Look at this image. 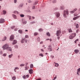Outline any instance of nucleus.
Segmentation results:
<instances>
[{
  "label": "nucleus",
  "mask_w": 80,
  "mask_h": 80,
  "mask_svg": "<svg viewBox=\"0 0 80 80\" xmlns=\"http://www.w3.org/2000/svg\"><path fill=\"white\" fill-rule=\"evenodd\" d=\"M3 50H7V51H9V52H12V48L9 47V45L7 43H6L2 47Z\"/></svg>",
  "instance_id": "obj_1"
},
{
  "label": "nucleus",
  "mask_w": 80,
  "mask_h": 80,
  "mask_svg": "<svg viewBox=\"0 0 80 80\" xmlns=\"http://www.w3.org/2000/svg\"><path fill=\"white\" fill-rule=\"evenodd\" d=\"M68 14H69V11H68V10L66 9L64 11L63 16L65 18H66V17H67V15H68Z\"/></svg>",
  "instance_id": "obj_2"
},
{
  "label": "nucleus",
  "mask_w": 80,
  "mask_h": 80,
  "mask_svg": "<svg viewBox=\"0 0 80 80\" xmlns=\"http://www.w3.org/2000/svg\"><path fill=\"white\" fill-rule=\"evenodd\" d=\"M77 34L76 33H72L71 34V35L69 36V38L71 40L73 39V38L76 36Z\"/></svg>",
  "instance_id": "obj_3"
},
{
  "label": "nucleus",
  "mask_w": 80,
  "mask_h": 80,
  "mask_svg": "<svg viewBox=\"0 0 80 80\" xmlns=\"http://www.w3.org/2000/svg\"><path fill=\"white\" fill-rule=\"evenodd\" d=\"M61 29H60V30L57 31V33H56V35L58 37L60 36V33H62V31H61Z\"/></svg>",
  "instance_id": "obj_4"
},
{
  "label": "nucleus",
  "mask_w": 80,
  "mask_h": 80,
  "mask_svg": "<svg viewBox=\"0 0 80 80\" xmlns=\"http://www.w3.org/2000/svg\"><path fill=\"white\" fill-rule=\"evenodd\" d=\"M55 15L57 18H58L60 16V13L59 12H56L55 13Z\"/></svg>",
  "instance_id": "obj_5"
},
{
  "label": "nucleus",
  "mask_w": 80,
  "mask_h": 80,
  "mask_svg": "<svg viewBox=\"0 0 80 80\" xmlns=\"http://www.w3.org/2000/svg\"><path fill=\"white\" fill-rule=\"evenodd\" d=\"M27 40L25 38L22 39L21 40V43H25V42L27 43Z\"/></svg>",
  "instance_id": "obj_6"
},
{
  "label": "nucleus",
  "mask_w": 80,
  "mask_h": 80,
  "mask_svg": "<svg viewBox=\"0 0 80 80\" xmlns=\"http://www.w3.org/2000/svg\"><path fill=\"white\" fill-rule=\"evenodd\" d=\"M13 39H14V35H11L10 37V40L12 41Z\"/></svg>",
  "instance_id": "obj_7"
},
{
  "label": "nucleus",
  "mask_w": 80,
  "mask_h": 80,
  "mask_svg": "<svg viewBox=\"0 0 80 80\" xmlns=\"http://www.w3.org/2000/svg\"><path fill=\"white\" fill-rule=\"evenodd\" d=\"M4 22H5V19L2 18L0 19V23H4Z\"/></svg>",
  "instance_id": "obj_8"
},
{
  "label": "nucleus",
  "mask_w": 80,
  "mask_h": 80,
  "mask_svg": "<svg viewBox=\"0 0 80 80\" xmlns=\"http://www.w3.org/2000/svg\"><path fill=\"white\" fill-rule=\"evenodd\" d=\"M80 16H78L77 17H75L73 18V20H77V19H78V18H80Z\"/></svg>",
  "instance_id": "obj_9"
},
{
  "label": "nucleus",
  "mask_w": 80,
  "mask_h": 80,
  "mask_svg": "<svg viewBox=\"0 0 80 80\" xmlns=\"http://www.w3.org/2000/svg\"><path fill=\"white\" fill-rule=\"evenodd\" d=\"M80 51H79L78 49H75L74 51V52H75V53L76 54H77V53H78Z\"/></svg>",
  "instance_id": "obj_10"
},
{
  "label": "nucleus",
  "mask_w": 80,
  "mask_h": 80,
  "mask_svg": "<svg viewBox=\"0 0 80 80\" xmlns=\"http://www.w3.org/2000/svg\"><path fill=\"white\" fill-rule=\"evenodd\" d=\"M22 23L23 24H26L27 23V22L25 19H22Z\"/></svg>",
  "instance_id": "obj_11"
},
{
  "label": "nucleus",
  "mask_w": 80,
  "mask_h": 80,
  "mask_svg": "<svg viewBox=\"0 0 80 80\" xmlns=\"http://www.w3.org/2000/svg\"><path fill=\"white\" fill-rule=\"evenodd\" d=\"M29 72L30 74H32L33 73V70H32V69H30L29 70Z\"/></svg>",
  "instance_id": "obj_12"
},
{
  "label": "nucleus",
  "mask_w": 80,
  "mask_h": 80,
  "mask_svg": "<svg viewBox=\"0 0 80 80\" xmlns=\"http://www.w3.org/2000/svg\"><path fill=\"white\" fill-rule=\"evenodd\" d=\"M17 43V41L15 40H14L12 42V45H15V44H16Z\"/></svg>",
  "instance_id": "obj_13"
},
{
  "label": "nucleus",
  "mask_w": 80,
  "mask_h": 80,
  "mask_svg": "<svg viewBox=\"0 0 80 80\" xmlns=\"http://www.w3.org/2000/svg\"><path fill=\"white\" fill-rule=\"evenodd\" d=\"M52 48H48V51H49V52H52Z\"/></svg>",
  "instance_id": "obj_14"
},
{
  "label": "nucleus",
  "mask_w": 80,
  "mask_h": 80,
  "mask_svg": "<svg viewBox=\"0 0 80 80\" xmlns=\"http://www.w3.org/2000/svg\"><path fill=\"white\" fill-rule=\"evenodd\" d=\"M68 30L69 33H71V32H72V29H71V28L68 29Z\"/></svg>",
  "instance_id": "obj_15"
},
{
  "label": "nucleus",
  "mask_w": 80,
  "mask_h": 80,
  "mask_svg": "<svg viewBox=\"0 0 80 80\" xmlns=\"http://www.w3.org/2000/svg\"><path fill=\"white\" fill-rule=\"evenodd\" d=\"M23 4L21 3L19 6V8H20V7H23Z\"/></svg>",
  "instance_id": "obj_16"
},
{
  "label": "nucleus",
  "mask_w": 80,
  "mask_h": 80,
  "mask_svg": "<svg viewBox=\"0 0 80 80\" xmlns=\"http://www.w3.org/2000/svg\"><path fill=\"white\" fill-rule=\"evenodd\" d=\"M7 40V37L6 36H5L2 39V41L3 42L4 41H5V40Z\"/></svg>",
  "instance_id": "obj_17"
},
{
  "label": "nucleus",
  "mask_w": 80,
  "mask_h": 80,
  "mask_svg": "<svg viewBox=\"0 0 80 80\" xmlns=\"http://www.w3.org/2000/svg\"><path fill=\"white\" fill-rule=\"evenodd\" d=\"M12 16L14 18H15V19H16V18H17V16L15 15L12 14Z\"/></svg>",
  "instance_id": "obj_18"
},
{
  "label": "nucleus",
  "mask_w": 80,
  "mask_h": 80,
  "mask_svg": "<svg viewBox=\"0 0 80 80\" xmlns=\"http://www.w3.org/2000/svg\"><path fill=\"white\" fill-rule=\"evenodd\" d=\"M13 13H16V14H18V12L17 11H13Z\"/></svg>",
  "instance_id": "obj_19"
},
{
  "label": "nucleus",
  "mask_w": 80,
  "mask_h": 80,
  "mask_svg": "<svg viewBox=\"0 0 80 80\" xmlns=\"http://www.w3.org/2000/svg\"><path fill=\"white\" fill-rule=\"evenodd\" d=\"M30 68L32 69V68H33V64H31L30 65Z\"/></svg>",
  "instance_id": "obj_20"
},
{
  "label": "nucleus",
  "mask_w": 80,
  "mask_h": 80,
  "mask_svg": "<svg viewBox=\"0 0 80 80\" xmlns=\"http://www.w3.org/2000/svg\"><path fill=\"white\" fill-rule=\"evenodd\" d=\"M48 37H50V34L49 32H48L46 33Z\"/></svg>",
  "instance_id": "obj_21"
},
{
  "label": "nucleus",
  "mask_w": 80,
  "mask_h": 80,
  "mask_svg": "<svg viewBox=\"0 0 80 80\" xmlns=\"http://www.w3.org/2000/svg\"><path fill=\"white\" fill-rule=\"evenodd\" d=\"M18 32L20 33H23L22 31V30H18Z\"/></svg>",
  "instance_id": "obj_22"
},
{
  "label": "nucleus",
  "mask_w": 80,
  "mask_h": 80,
  "mask_svg": "<svg viewBox=\"0 0 80 80\" xmlns=\"http://www.w3.org/2000/svg\"><path fill=\"white\" fill-rule=\"evenodd\" d=\"M54 63H55V67H58V64L57 63H56L55 62H54Z\"/></svg>",
  "instance_id": "obj_23"
},
{
  "label": "nucleus",
  "mask_w": 80,
  "mask_h": 80,
  "mask_svg": "<svg viewBox=\"0 0 80 80\" xmlns=\"http://www.w3.org/2000/svg\"><path fill=\"white\" fill-rule=\"evenodd\" d=\"M25 70H28V68L27 67V66H26L25 67Z\"/></svg>",
  "instance_id": "obj_24"
},
{
  "label": "nucleus",
  "mask_w": 80,
  "mask_h": 80,
  "mask_svg": "<svg viewBox=\"0 0 80 80\" xmlns=\"http://www.w3.org/2000/svg\"><path fill=\"white\" fill-rule=\"evenodd\" d=\"M12 56H13V54H11L10 55H9L8 57H9V58H11V57H12Z\"/></svg>",
  "instance_id": "obj_25"
},
{
  "label": "nucleus",
  "mask_w": 80,
  "mask_h": 80,
  "mask_svg": "<svg viewBox=\"0 0 80 80\" xmlns=\"http://www.w3.org/2000/svg\"><path fill=\"white\" fill-rule=\"evenodd\" d=\"M60 8H61V9H62V10H63V9H64V8H64V6H61L60 7Z\"/></svg>",
  "instance_id": "obj_26"
},
{
  "label": "nucleus",
  "mask_w": 80,
  "mask_h": 80,
  "mask_svg": "<svg viewBox=\"0 0 80 80\" xmlns=\"http://www.w3.org/2000/svg\"><path fill=\"white\" fill-rule=\"evenodd\" d=\"M38 30H39V32H42L43 30V29L42 28H40Z\"/></svg>",
  "instance_id": "obj_27"
},
{
  "label": "nucleus",
  "mask_w": 80,
  "mask_h": 80,
  "mask_svg": "<svg viewBox=\"0 0 80 80\" xmlns=\"http://www.w3.org/2000/svg\"><path fill=\"white\" fill-rule=\"evenodd\" d=\"M34 23H35V22L33 21L30 22V24H33Z\"/></svg>",
  "instance_id": "obj_28"
},
{
  "label": "nucleus",
  "mask_w": 80,
  "mask_h": 80,
  "mask_svg": "<svg viewBox=\"0 0 80 80\" xmlns=\"http://www.w3.org/2000/svg\"><path fill=\"white\" fill-rule=\"evenodd\" d=\"M12 79L13 80H15L16 79V78L15 76H13L12 78Z\"/></svg>",
  "instance_id": "obj_29"
},
{
  "label": "nucleus",
  "mask_w": 80,
  "mask_h": 80,
  "mask_svg": "<svg viewBox=\"0 0 80 80\" xmlns=\"http://www.w3.org/2000/svg\"><path fill=\"white\" fill-rule=\"evenodd\" d=\"M25 66V64H22L20 65V67H24Z\"/></svg>",
  "instance_id": "obj_30"
},
{
  "label": "nucleus",
  "mask_w": 80,
  "mask_h": 80,
  "mask_svg": "<svg viewBox=\"0 0 80 80\" xmlns=\"http://www.w3.org/2000/svg\"><path fill=\"white\" fill-rule=\"evenodd\" d=\"M77 8H75V9H74L73 10V11L74 12H76V11H77Z\"/></svg>",
  "instance_id": "obj_31"
},
{
  "label": "nucleus",
  "mask_w": 80,
  "mask_h": 80,
  "mask_svg": "<svg viewBox=\"0 0 80 80\" xmlns=\"http://www.w3.org/2000/svg\"><path fill=\"white\" fill-rule=\"evenodd\" d=\"M20 17H24L25 15H24L22 14L20 15Z\"/></svg>",
  "instance_id": "obj_32"
},
{
  "label": "nucleus",
  "mask_w": 80,
  "mask_h": 80,
  "mask_svg": "<svg viewBox=\"0 0 80 80\" xmlns=\"http://www.w3.org/2000/svg\"><path fill=\"white\" fill-rule=\"evenodd\" d=\"M34 35L36 36V35H38V32H35L34 33Z\"/></svg>",
  "instance_id": "obj_33"
},
{
  "label": "nucleus",
  "mask_w": 80,
  "mask_h": 80,
  "mask_svg": "<svg viewBox=\"0 0 80 80\" xmlns=\"http://www.w3.org/2000/svg\"><path fill=\"white\" fill-rule=\"evenodd\" d=\"M3 14L4 15H5V14H6V11H5V10H4L3 11Z\"/></svg>",
  "instance_id": "obj_34"
},
{
  "label": "nucleus",
  "mask_w": 80,
  "mask_h": 80,
  "mask_svg": "<svg viewBox=\"0 0 80 80\" xmlns=\"http://www.w3.org/2000/svg\"><path fill=\"white\" fill-rule=\"evenodd\" d=\"M15 26H12V27H11V29H13V28H15Z\"/></svg>",
  "instance_id": "obj_35"
},
{
  "label": "nucleus",
  "mask_w": 80,
  "mask_h": 80,
  "mask_svg": "<svg viewBox=\"0 0 80 80\" xmlns=\"http://www.w3.org/2000/svg\"><path fill=\"white\" fill-rule=\"evenodd\" d=\"M14 47L15 48H18V45H16L14 46Z\"/></svg>",
  "instance_id": "obj_36"
},
{
  "label": "nucleus",
  "mask_w": 80,
  "mask_h": 80,
  "mask_svg": "<svg viewBox=\"0 0 80 80\" xmlns=\"http://www.w3.org/2000/svg\"><path fill=\"white\" fill-rule=\"evenodd\" d=\"M25 38H29V37H28V35H26L25 36Z\"/></svg>",
  "instance_id": "obj_37"
},
{
  "label": "nucleus",
  "mask_w": 80,
  "mask_h": 80,
  "mask_svg": "<svg viewBox=\"0 0 80 80\" xmlns=\"http://www.w3.org/2000/svg\"><path fill=\"white\" fill-rule=\"evenodd\" d=\"M57 2V0H55L52 1V3H56Z\"/></svg>",
  "instance_id": "obj_38"
},
{
  "label": "nucleus",
  "mask_w": 80,
  "mask_h": 80,
  "mask_svg": "<svg viewBox=\"0 0 80 80\" xmlns=\"http://www.w3.org/2000/svg\"><path fill=\"white\" fill-rule=\"evenodd\" d=\"M7 56V53H4L3 54V56L4 57H6V56Z\"/></svg>",
  "instance_id": "obj_39"
},
{
  "label": "nucleus",
  "mask_w": 80,
  "mask_h": 80,
  "mask_svg": "<svg viewBox=\"0 0 80 80\" xmlns=\"http://www.w3.org/2000/svg\"><path fill=\"white\" fill-rule=\"evenodd\" d=\"M40 38L39 37H38V38L37 39V40L38 41V42H40Z\"/></svg>",
  "instance_id": "obj_40"
},
{
  "label": "nucleus",
  "mask_w": 80,
  "mask_h": 80,
  "mask_svg": "<svg viewBox=\"0 0 80 80\" xmlns=\"http://www.w3.org/2000/svg\"><path fill=\"white\" fill-rule=\"evenodd\" d=\"M70 13H74V11H73V10L70 11Z\"/></svg>",
  "instance_id": "obj_41"
},
{
  "label": "nucleus",
  "mask_w": 80,
  "mask_h": 80,
  "mask_svg": "<svg viewBox=\"0 0 80 80\" xmlns=\"http://www.w3.org/2000/svg\"><path fill=\"white\" fill-rule=\"evenodd\" d=\"M39 56H42V57H43V54L42 53H40L39 54Z\"/></svg>",
  "instance_id": "obj_42"
},
{
  "label": "nucleus",
  "mask_w": 80,
  "mask_h": 80,
  "mask_svg": "<svg viewBox=\"0 0 80 80\" xmlns=\"http://www.w3.org/2000/svg\"><path fill=\"white\" fill-rule=\"evenodd\" d=\"M14 69H15V70H18V69H19V68H18V67H16Z\"/></svg>",
  "instance_id": "obj_43"
},
{
  "label": "nucleus",
  "mask_w": 80,
  "mask_h": 80,
  "mask_svg": "<svg viewBox=\"0 0 80 80\" xmlns=\"http://www.w3.org/2000/svg\"><path fill=\"white\" fill-rule=\"evenodd\" d=\"M76 28H78V24H77L76 26Z\"/></svg>",
  "instance_id": "obj_44"
},
{
  "label": "nucleus",
  "mask_w": 80,
  "mask_h": 80,
  "mask_svg": "<svg viewBox=\"0 0 80 80\" xmlns=\"http://www.w3.org/2000/svg\"><path fill=\"white\" fill-rule=\"evenodd\" d=\"M29 77V75L28 74L26 76V78H28Z\"/></svg>",
  "instance_id": "obj_45"
},
{
  "label": "nucleus",
  "mask_w": 80,
  "mask_h": 80,
  "mask_svg": "<svg viewBox=\"0 0 80 80\" xmlns=\"http://www.w3.org/2000/svg\"><path fill=\"white\" fill-rule=\"evenodd\" d=\"M2 53H3V52H2V51H0V54L1 55H2Z\"/></svg>",
  "instance_id": "obj_46"
},
{
  "label": "nucleus",
  "mask_w": 80,
  "mask_h": 80,
  "mask_svg": "<svg viewBox=\"0 0 80 80\" xmlns=\"http://www.w3.org/2000/svg\"><path fill=\"white\" fill-rule=\"evenodd\" d=\"M28 3H31L32 1L30 0H28Z\"/></svg>",
  "instance_id": "obj_47"
},
{
  "label": "nucleus",
  "mask_w": 80,
  "mask_h": 80,
  "mask_svg": "<svg viewBox=\"0 0 80 80\" xmlns=\"http://www.w3.org/2000/svg\"><path fill=\"white\" fill-rule=\"evenodd\" d=\"M27 12H28V13H30L31 11L30 10H29L27 11Z\"/></svg>",
  "instance_id": "obj_48"
},
{
  "label": "nucleus",
  "mask_w": 80,
  "mask_h": 80,
  "mask_svg": "<svg viewBox=\"0 0 80 80\" xmlns=\"http://www.w3.org/2000/svg\"><path fill=\"white\" fill-rule=\"evenodd\" d=\"M48 47H49V48H52V46L51 45H49L48 46Z\"/></svg>",
  "instance_id": "obj_49"
},
{
  "label": "nucleus",
  "mask_w": 80,
  "mask_h": 80,
  "mask_svg": "<svg viewBox=\"0 0 80 80\" xmlns=\"http://www.w3.org/2000/svg\"><path fill=\"white\" fill-rule=\"evenodd\" d=\"M27 17H28V18H30V17H31V16H29V15H27Z\"/></svg>",
  "instance_id": "obj_50"
},
{
  "label": "nucleus",
  "mask_w": 80,
  "mask_h": 80,
  "mask_svg": "<svg viewBox=\"0 0 80 80\" xmlns=\"http://www.w3.org/2000/svg\"><path fill=\"white\" fill-rule=\"evenodd\" d=\"M25 77H26V76L25 75L23 77V78H24V79L25 78Z\"/></svg>",
  "instance_id": "obj_51"
},
{
  "label": "nucleus",
  "mask_w": 80,
  "mask_h": 80,
  "mask_svg": "<svg viewBox=\"0 0 80 80\" xmlns=\"http://www.w3.org/2000/svg\"><path fill=\"white\" fill-rule=\"evenodd\" d=\"M57 78V77H55L53 79V80H55V79H56Z\"/></svg>",
  "instance_id": "obj_52"
},
{
  "label": "nucleus",
  "mask_w": 80,
  "mask_h": 80,
  "mask_svg": "<svg viewBox=\"0 0 80 80\" xmlns=\"http://www.w3.org/2000/svg\"><path fill=\"white\" fill-rule=\"evenodd\" d=\"M14 2L15 3H17V0H14Z\"/></svg>",
  "instance_id": "obj_53"
},
{
  "label": "nucleus",
  "mask_w": 80,
  "mask_h": 80,
  "mask_svg": "<svg viewBox=\"0 0 80 80\" xmlns=\"http://www.w3.org/2000/svg\"><path fill=\"white\" fill-rule=\"evenodd\" d=\"M35 6H33L32 7V9H35Z\"/></svg>",
  "instance_id": "obj_54"
},
{
  "label": "nucleus",
  "mask_w": 80,
  "mask_h": 80,
  "mask_svg": "<svg viewBox=\"0 0 80 80\" xmlns=\"http://www.w3.org/2000/svg\"><path fill=\"white\" fill-rule=\"evenodd\" d=\"M78 31H79V30L78 29L76 31V33H78Z\"/></svg>",
  "instance_id": "obj_55"
},
{
  "label": "nucleus",
  "mask_w": 80,
  "mask_h": 80,
  "mask_svg": "<svg viewBox=\"0 0 80 80\" xmlns=\"http://www.w3.org/2000/svg\"><path fill=\"white\" fill-rule=\"evenodd\" d=\"M73 15H74V17H75V16H77V15H76V14H74Z\"/></svg>",
  "instance_id": "obj_56"
},
{
  "label": "nucleus",
  "mask_w": 80,
  "mask_h": 80,
  "mask_svg": "<svg viewBox=\"0 0 80 80\" xmlns=\"http://www.w3.org/2000/svg\"><path fill=\"white\" fill-rule=\"evenodd\" d=\"M51 58H54V56H51Z\"/></svg>",
  "instance_id": "obj_57"
},
{
  "label": "nucleus",
  "mask_w": 80,
  "mask_h": 80,
  "mask_svg": "<svg viewBox=\"0 0 80 80\" xmlns=\"http://www.w3.org/2000/svg\"><path fill=\"white\" fill-rule=\"evenodd\" d=\"M40 44H42L43 43V42H41L40 43Z\"/></svg>",
  "instance_id": "obj_58"
},
{
  "label": "nucleus",
  "mask_w": 80,
  "mask_h": 80,
  "mask_svg": "<svg viewBox=\"0 0 80 80\" xmlns=\"http://www.w3.org/2000/svg\"><path fill=\"white\" fill-rule=\"evenodd\" d=\"M28 62L26 63V66H27V65H28Z\"/></svg>",
  "instance_id": "obj_59"
},
{
  "label": "nucleus",
  "mask_w": 80,
  "mask_h": 80,
  "mask_svg": "<svg viewBox=\"0 0 80 80\" xmlns=\"http://www.w3.org/2000/svg\"><path fill=\"white\" fill-rule=\"evenodd\" d=\"M41 51H42V52H44V51H43V50L42 49H41Z\"/></svg>",
  "instance_id": "obj_60"
},
{
  "label": "nucleus",
  "mask_w": 80,
  "mask_h": 80,
  "mask_svg": "<svg viewBox=\"0 0 80 80\" xmlns=\"http://www.w3.org/2000/svg\"><path fill=\"white\" fill-rule=\"evenodd\" d=\"M51 24L52 25H53V23H51Z\"/></svg>",
  "instance_id": "obj_61"
},
{
  "label": "nucleus",
  "mask_w": 80,
  "mask_h": 80,
  "mask_svg": "<svg viewBox=\"0 0 80 80\" xmlns=\"http://www.w3.org/2000/svg\"><path fill=\"white\" fill-rule=\"evenodd\" d=\"M76 42H77V41H78V39H77L76 40Z\"/></svg>",
  "instance_id": "obj_62"
},
{
  "label": "nucleus",
  "mask_w": 80,
  "mask_h": 80,
  "mask_svg": "<svg viewBox=\"0 0 80 80\" xmlns=\"http://www.w3.org/2000/svg\"><path fill=\"white\" fill-rule=\"evenodd\" d=\"M32 18H33V19H35V17H32Z\"/></svg>",
  "instance_id": "obj_63"
},
{
  "label": "nucleus",
  "mask_w": 80,
  "mask_h": 80,
  "mask_svg": "<svg viewBox=\"0 0 80 80\" xmlns=\"http://www.w3.org/2000/svg\"><path fill=\"white\" fill-rule=\"evenodd\" d=\"M17 29H14V31H17Z\"/></svg>",
  "instance_id": "obj_64"
}]
</instances>
